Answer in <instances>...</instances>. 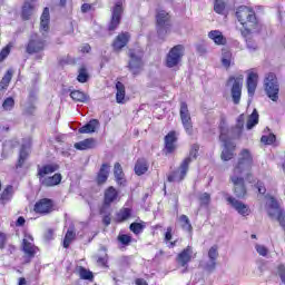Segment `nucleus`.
<instances>
[{
  "label": "nucleus",
  "instance_id": "8",
  "mask_svg": "<svg viewBox=\"0 0 285 285\" xmlns=\"http://www.w3.org/2000/svg\"><path fill=\"white\" fill-rule=\"evenodd\" d=\"M265 92L272 101H277L279 99V81H277V76L275 73H268L264 80Z\"/></svg>",
  "mask_w": 285,
  "mask_h": 285
},
{
  "label": "nucleus",
  "instance_id": "46",
  "mask_svg": "<svg viewBox=\"0 0 285 285\" xmlns=\"http://www.w3.org/2000/svg\"><path fill=\"white\" fill-rule=\"evenodd\" d=\"M118 242L122 244V246H130V243L132 242V236L128 234H120L118 235Z\"/></svg>",
  "mask_w": 285,
  "mask_h": 285
},
{
  "label": "nucleus",
  "instance_id": "55",
  "mask_svg": "<svg viewBox=\"0 0 285 285\" xmlns=\"http://www.w3.org/2000/svg\"><path fill=\"white\" fill-rule=\"evenodd\" d=\"M277 274H278V277H281L282 284L285 285V265L284 264L278 265Z\"/></svg>",
  "mask_w": 285,
  "mask_h": 285
},
{
  "label": "nucleus",
  "instance_id": "17",
  "mask_svg": "<svg viewBox=\"0 0 285 285\" xmlns=\"http://www.w3.org/2000/svg\"><path fill=\"white\" fill-rule=\"evenodd\" d=\"M225 199L238 215H242L243 217H248V215H250V207H248V205L228 195H225Z\"/></svg>",
  "mask_w": 285,
  "mask_h": 285
},
{
  "label": "nucleus",
  "instance_id": "2",
  "mask_svg": "<svg viewBox=\"0 0 285 285\" xmlns=\"http://www.w3.org/2000/svg\"><path fill=\"white\" fill-rule=\"evenodd\" d=\"M236 18L244 28L243 35L245 37L250 35L254 30H257V16L253 8L246 6L238 7L236 10Z\"/></svg>",
  "mask_w": 285,
  "mask_h": 285
},
{
  "label": "nucleus",
  "instance_id": "10",
  "mask_svg": "<svg viewBox=\"0 0 285 285\" xmlns=\"http://www.w3.org/2000/svg\"><path fill=\"white\" fill-rule=\"evenodd\" d=\"M124 14V1L119 0L111 8V19L109 22V30H117L121 23V16Z\"/></svg>",
  "mask_w": 285,
  "mask_h": 285
},
{
  "label": "nucleus",
  "instance_id": "30",
  "mask_svg": "<svg viewBox=\"0 0 285 285\" xmlns=\"http://www.w3.org/2000/svg\"><path fill=\"white\" fill-rule=\"evenodd\" d=\"M14 196V187L12 185H8L0 195V204L6 206L8 202L12 200V197Z\"/></svg>",
  "mask_w": 285,
  "mask_h": 285
},
{
  "label": "nucleus",
  "instance_id": "21",
  "mask_svg": "<svg viewBox=\"0 0 285 285\" xmlns=\"http://www.w3.org/2000/svg\"><path fill=\"white\" fill-rule=\"evenodd\" d=\"M61 174H55L53 176H42L39 178L40 186L45 188H52V186H59L61 184Z\"/></svg>",
  "mask_w": 285,
  "mask_h": 285
},
{
  "label": "nucleus",
  "instance_id": "60",
  "mask_svg": "<svg viewBox=\"0 0 285 285\" xmlns=\"http://www.w3.org/2000/svg\"><path fill=\"white\" fill-rule=\"evenodd\" d=\"M196 50H197L198 55H206V52H208V49L204 45H198L196 47Z\"/></svg>",
  "mask_w": 285,
  "mask_h": 285
},
{
  "label": "nucleus",
  "instance_id": "61",
  "mask_svg": "<svg viewBox=\"0 0 285 285\" xmlns=\"http://www.w3.org/2000/svg\"><path fill=\"white\" fill-rule=\"evenodd\" d=\"M6 234L0 232V248H6Z\"/></svg>",
  "mask_w": 285,
  "mask_h": 285
},
{
  "label": "nucleus",
  "instance_id": "35",
  "mask_svg": "<svg viewBox=\"0 0 285 285\" xmlns=\"http://www.w3.org/2000/svg\"><path fill=\"white\" fill-rule=\"evenodd\" d=\"M70 97L73 101H78L79 104H88V101H90V96L80 90L71 91Z\"/></svg>",
  "mask_w": 285,
  "mask_h": 285
},
{
  "label": "nucleus",
  "instance_id": "39",
  "mask_svg": "<svg viewBox=\"0 0 285 285\" xmlns=\"http://www.w3.org/2000/svg\"><path fill=\"white\" fill-rule=\"evenodd\" d=\"M32 14H35V4L26 2L22 7V19H24V21H28V19H30Z\"/></svg>",
  "mask_w": 285,
  "mask_h": 285
},
{
  "label": "nucleus",
  "instance_id": "40",
  "mask_svg": "<svg viewBox=\"0 0 285 285\" xmlns=\"http://www.w3.org/2000/svg\"><path fill=\"white\" fill-rule=\"evenodd\" d=\"M230 61H233V53L227 48L222 50V65L225 68H230Z\"/></svg>",
  "mask_w": 285,
  "mask_h": 285
},
{
  "label": "nucleus",
  "instance_id": "18",
  "mask_svg": "<svg viewBox=\"0 0 285 285\" xmlns=\"http://www.w3.org/2000/svg\"><path fill=\"white\" fill-rule=\"evenodd\" d=\"M246 117L244 116V114H242L238 118H237V122L235 127L228 128V125L225 121V128L228 129L227 135L230 138H239L242 137V130L244 129V121H245Z\"/></svg>",
  "mask_w": 285,
  "mask_h": 285
},
{
  "label": "nucleus",
  "instance_id": "43",
  "mask_svg": "<svg viewBox=\"0 0 285 285\" xmlns=\"http://www.w3.org/2000/svg\"><path fill=\"white\" fill-rule=\"evenodd\" d=\"M132 215V209L130 208H122L117 214V222H126L127 219H130V216Z\"/></svg>",
  "mask_w": 285,
  "mask_h": 285
},
{
  "label": "nucleus",
  "instance_id": "45",
  "mask_svg": "<svg viewBox=\"0 0 285 285\" xmlns=\"http://www.w3.org/2000/svg\"><path fill=\"white\" fill-rule=\"evenodd\" d=\"M78 273H79L80 279H92L95 277L92 275V272H90L81 266L78 267Z\"/></svg>",
  "mask_w": 285,
  "mask_h": 285
},
{
  "label": "nucleus",
  "instance_id": "58",
  "mask_svg": "<svg viewBox=\"0 0 285 285\" xmlns=\"http://www.w3.org/2000/svg\"><path fill=\"white\" fill-rule=\"evenodd\" d=\"M256 188H257V190H258V193H259L261 195H265V194H266V187H264V183L258 181V183L256 184Z\"/></svg>",
  "mask_w": 285,
  "mask_h": 285
},
{
  "label": "nucleus",
  "instance_id": "26",
  "mask_svg": "<svg viewBox=\"0 0 285 285\" xmlns=\"http://www.w3.org/2000/svg\"><path fill=\"white\" fill-rule=\"evenodd\" d=\"M110 176V164L105 163L101 165L96 181L99 186H101L102 184H106V181H108V177Z\"/></svg>",
  "mask_w": 285,
  "mask_h": 285
},
{
  "label": "nucleus",
  "instance_id": "52",
  "mask_svg": "<svg viewBox=\"0 0 285 285\" xmlns=\"http://www.w3.org/2000/svg\"><path fill=\"white\" fill-rule=\"evenodd\" d=\"M12 50V45H7L1 51H0V61H3L8 58V55H10V51Z\"/></svg>",
  "mask_w": 285,
  "mask_h": 285
},
{
  "label": "nucleus",
  "instance_id": "51",
  "mask_svg": "<svg viewBox=\"0 0 285 285\" xmlns=\"http://www.w3.org/2000/svg\"><path fill=\"white\" fill-rule=\"evenodd\" d=\"M199 153V145H193L191 149L189 151V156L186 157V159H190V164L193 163V159H197V154Z\"/></svg>",
  "mask_w": 285,
  "mask_h": 285
},
{
  "label": "nucleus",
  "instance_id": "37",
  "mask_svg": "<svg viewBox=\"0 0 285 285\" xmlns=\"http://www.w3.org/2000/svg\"><path fill=\"white\" fill-rule=\"evenodd\" d=\"M269 210H268V215L269 217H277V215H279V212H284L283 209H279V203H277V199H275L274 197L269 198Z\"/></svg>",
  "mask_w": 285,
  "mask_h": 285
},
{
  "label": "nucleus",
  "instance_id": "50",
  "mask_svg": "<svg viewBox=\"0 0 285 285\" xmlns=\"http://www.w3.org/2000/svg\"><path fill=\"white\" fill-rule=\"evenodd\" d=\"M214 10L217 12V14H222V12L226 10V4L222 0H216L214 3Z\"/></svg>",
  "mask_w": 285,
  "mask_h": 285
},
{
  "label": "nucleus",
  "instance_id": "22",
  "mask_svg": "<svg viewBox=\"0 0 285 285\" xmlns=\"http://www.w3.org/2000/svg\"><path fill=\"white\" fill-rule=\"evenodd\" d=\"M180 119L187 135H193V119L190 118L188 108L180 109Z\"/></svg>",
  "mask_w": 285,
  "mask_h": 285
},
{
  "label": "nucleus",
  "instance_id": "59",
  "mask_svg": "<svg viewBox=\"0 0 285 285\" xmlns=\"http://www.w3.org/2000/svg\"><path fill=\"white\" fill-rule=\"evenodd\" d=\"M173 239V227H167V232L165 233V242H170Z\"/></svg>",
  "mask_w": 285,
  "mask_h": 285
},
{
  "label": "nucleus",
  "instance_id": "54",
  "mask_svg": "<svg viewBox=\"0 0 285 285\" xmlns=\"http://www.w3.org/2000/svg\"><path fill=\"white\" fill-rule=\"evenodd\" d=\"M255 248L262 257H266V255H268V248L266 246L256 244Z\"/></svg>",
  "mask_w": 285,
  "mask_h": 285
},
{
  "label": "nucleus",
  "instance_id": "9",
  "mask_svg": "<svg viewBox=\"0 0 285 285\" xmlns=\"http://www.w3.org/2000/svg\"><path fill=\"white\" fill-rule=\"evenodd\" d=\"M185 51L186 49L184 48V45H177L173 47L166 56L165 65L167 68H177V66L181 63Z\"/></svg>",
  "mask_w": 285,
  "mask_h": 285
},
{
  "label": "nucleus",
  "instance_id": "20",
  "mask_svg": "<svg viewBox=\"0 0 285 285\" xmlns=\"http://www.w3.org/2000/svg\"><path fill=\"white\" fill-rule=\"evenodd\" d=\"M128 41H130V33L128 32L119 33L112 42V48L115 52H121V49L128 46Z\"/></svg>",
  "mask_w": 285,
  "mask_h": 285
},
{
  "label": "nucleus",
  "instance_id": "36",
  "mask_svg": "<svg viewBox=\"0 0 285 285\" xmlns=\"http://www.w3.org/2000/svg\"><path fill=\"white\" fill-rule=\"evenodd\" d=\"M135 173L138 176L146 175L148 173V161L144 158L138 159L135 165Z\"/></svg>",
  "mask_w": 285,
  "mask_h": 285
},
{
  "label": "nucleus",
  "instance_id": "24",
  "mask_svg": "<svg viewBox=\"0 0 285 285\" xmlns=\"http://www.w3.org/2000/svg\"><path fill=\"white\" fill-rule=\"evenodd\" d=\"M259 79V76L255 71H249L246 80V86H247V92L249 97L255 96V91L257 90V81Z\"/></svg>",
  "mask_w": 285,
  "mask_h": 285
},
{
  "label": "nucleus",
  "instance_id": "57",
  "mask_svg": "<svg viewBox=\"0 0 285 285\" xmlns=\"http://www.w3.org/2000/svg\"><path fill=\"white\" fill-rule=\"evenodd\" d=\"M13 106H14L13 98H7L2 104V108H12Z\"/></svg>",
  "mask_w": 285,
  "mask_h": 285
},
{
  "label": "nucleus",
  "instance_id": "44",
  "mask_svg": "<svg viewBox=\"0 0 285 285\" xmlns=\"http://www.w3.org/2000/svg\"><path fill=\"white\" fill-rule=\"evenodd\" d=\"M10 81H12V70H8L4 77L2 78L0 82L1 90H6V88L10 86Z\"/></svg>",
  "mask_w": 285,
  "mask_h": 285
},
{
  "label": "nucleus",
  "instance_id": "6",
  "mask_svg": "<svg viewBox=\"0 0 285 285\" xmlns=\"http://www.w3.org/2000/svg\"><path fill=\"white\" fill-rule=\"evenodd\" d=\"M21 250L23 253V256L21 258L22 264H30V262L35 259V255H37V252L39 250V248L35 246V238H32V235L24 234L21 244Z\"/></svg>",
  "mask_w": 285,
  "mask_h": 285
},
{
  "label": "nucleus",
  "instance_id": "12",
  "mask_svg": "<svg viewBox=\"0 0 285 285\" xmlns=\"http://www.w3.org/2000/svg\"><path fill=\"white\" fill-rule=\"evenodd\" d=\"M195 257H197V253L193 250V246H187L177 255L176 257L177 264H179V266H183V268H185L183 273H186V271H188V263L195 259Z\"/></svg>",
  "mask_w": 285,
  "mask_h": 285
},
{
  "label": "nucleus",
  "instance_id": "29",
  "mask_svg": "<svg viewBox=\"0 0 285 285\" xmlns=\"http://www.w3.org/2000/svg\"><path fill=\"white\" fill-rule=\"evenodd\" d=\"M95 146H97V140H95V138H87L73 145L76 150H90L95 148Z\"/></svg>",
  "mask_w": 285,
  "mask_h": 285
},
{
  "label": "nucleus",
  "instance_id": "32",
  "mask_svg": "<svg viewBox=\"0 0 285 285\" xmlns=\"http://www.w3.org/2000/svg\"><path fill=\"white\" fill-rule=\"evenodd\" d=\"M50 9L45 8L40 18V30L48 32L50 30Z\"/></svg>",
  "mask_w": 285,
  "mask_h": 285
},
{
  "label": "nucleus",
  "instance_id": "14",
  "mask_svg": "<svg viewBox=\"0 0 285 285\" xmlns=\"http://www.w3.org/2000/svg\"><path fill=\"white\" fill-rule=\"evenodd\" d=\"M190 166V158H185L183 163L180 164V167L178 170L173 171L168 175L167 180L173 181H184L186 178V175H188V167Z\"/></svg>",
  "mask_w": 285,
  "mask_h": 285
},
{
  "label": "nucleus",
  "instance_id": "48",
  "mask_svg": "<svg viewBox=\"0 0 285 285\" xmlns=\"http://www.w3.org/2000/svg\"><path fill=\"white\" fill-rule=\"evenodd\" d=\"M78 72V81L80 83H86V81H88V71L86 70V68L81 67Z\"/></svg>",
  "mask_w": 285,
  "mask_h": 285
},
{
  "label": "nucleus",
  "instance_id": "53",
  "mask_svg": "<svg viewBox=\"0 0 285 285\" xmlns=\"http://www.w3.org/2000/svg\"><path fill=\"white\" fill-rule=\"evenodd\" d=\"M200 206H208L210 204V194L203 193L199 196Z\"/></svg>",
  "mask_w": 285,
  "mask_h": 285
},
{
  "label": "nucleus",
  "instance_id": "34",
  "mask_svg": "<svg viewBox=\"0 0 285 285\" xmlns=\"http://www.w3.org/2000/svg\"><path fill=\"white\" fill-rule=\"evenodd\" d=\"M98 126H99V120L92 119L88 124L79 128L78 132H80V135H88L90 132H95Z\"/></svg>",
  "mask_w": 285,
  "mask_h": 285
},
{
  "label": "nucleus",
  "instance_id": "15",
  "mask_svg": "<svg viewBox=\"0 0 285 285\" xmlns=\"http://www.w3.org/2000/svg\"><path fill=\"white\" fill-rule=\"evenodd\" d=\"M219 257V252L217 250V245H214L208 250V262L200 263L202 268L207 271V273L215 272L217 268V258Z\"/></svg>",
  "mask_w": 285,
  "mask_h": 285
},
{
  "label": "nucleus",
  "instance_id": "42",
  "mask_svg": "<svg viewBox=\"0 0 285 285\" xmlns=\"http://www.w3.org/2000/svg\"><path fill=\"white\" fill-rule=\"evenodd\" d=\"M116 99L118 104H121V101H124L125 97H126V87L124 86V83L121 82H117L116 83Z\"/></svg>",
  "mask_w": 285,
  "mask_h": 285
},
{
  "label": "nucleus",
  "instance_id": "19",
  "mask_svg": "<svg viewBox=\"0 0 285 285\" xmlns=\"http://www.w3.org/2000/svg\"><path fill=\"white\" fill-rule=\"evenodd\" d=\"M246 117L244 116V114H242L238 118H237V122L235 127L228 128V125L225 121V128L228 129L227 135L230 138H239L242 137V130L244 129V121H245Z\"/></svg>",
  "mask_w": 285,
  "mask_h": 285
},
{
  "label": "nucleus",
  "instance_id": "11",
  "mask_svg": "<svg viewBox=\"0 0 285 285\" xmlns=\"http://www.w3.org/2000/svg\"><path fill=\"white\" fill-rule=\"evenodd\" d=\"M119 200V191L114 187L110 186L105 190L104 196V205L100 208V215H104L106 210H110V206Z\"/></svg>",
  "mask_w": 285,
  "mask_h": 285
},
{
  "label": "nucleus",
  "instance_id": "28",
  "mask_svg": "<svg viewBox=\"0 0 285 285\" xmlns=\"http://www.w3.org/2000/svg\"><path fill=\"white\" fill-rule=\"evenodd\" d=\"M208 38L214 41L216 46H226V37L219 30H212L208 32Z\"/></svg>",
  "mask_w": 285,
  "mask_h": 285
},
{
  "label": "nucleus",
  "instance_id": "1",
  "mask_svg": "<svg viewBox=\"0 0 285 285\" xmlns=\"http://www.w3.org/2000/svg\"><path fill=\"white\" fill-rule=\"evenodd\" d=\"M253 168V155L250 150L243 149L239 153L238 161L234 166V173L230 176V181L234 184V193L239 199L246 197V185L244 184V177L242 175L250 176V169Z\"/></svg>",
  "mask_w": 285,
  "mask_h": 285
},
{
  "label": "nucleus",
  "instance_id": "25",
  "mask_svg": "<svg viewBox=\"0 0 285 285\" xmlns=\"http://www.w3.org/2000/svg\"><path fill=\"white\" fill-rule=\"evenodd\" d=\"M177 134L175 131H170L165 136V153L170 155V153H175V148H177Z\"/></svg>",
  "mask_w": 285,
  "mask_h": 285
},
{
  "label": "nucleus",
  "instance_id": "33",
  "mask_svg": "<svg viewBox=\"0 0 285 285\" xmlns=\"http://www.w3.org/2000/svg\"><path fill=\"white\" fill-rule=\"evenodd\" d=\"M77 237V233L75 232V225H70L67 229L65 239H63V248H70V244L75 242Z\"/></svg>",
  "mask_w": 285,
  "mask_h": 285
},
{
  "label": "nucleus",
  "instance_id": "56",
  "mask_svg": "<svg viewBox=\"0 0 285 285\" xmlns=\"http://www.w3.org/2000/svg\"><path fill=\"white\" fill-rule=\"evenodd\" d=\"M101 215H104L102 224H105V226H110V222H112V219L110 218V209H106V213Z\"/></svg>",
  "mask_w": 285,
  "mask_h": 285
},
{
  "label": "nucleus",
  "instance_id": "62",
  "mask_svg": "<svg viewBox=\"0 0 285 285\" xmlns=\"http://www.w3.org/2000/svg\"><path fill=\"white\" fill-rule=\"evenodd\" d=\"M23 224H26V218H23V216H20L16 222V226H23Z\"/></svg>",
  "mask_w": 285,
  "mask_h": 285
},
{
  "label": "nucleus",
  "instance_id": "31",
  "mask_svg": "<svg viewBox=\"0 0 285 285\" xmlns=\"http://www.w3.org/2000/svg\"><path fill=\"white\" fill-rule=\"evenodd\" d=\"M114 176L118 184V186H126V177L124 175V168H121V164L116 163L114 166Z\"/></svg>",
  "mask_w": 285,
  "mask_h": 285
},
{
  "label": "nucleus",
  "instance_id": "49",
  "mask_svg": "<svg viewBox=\"0 0 285 285\" xmlns=\"http://www.w3.org/2000/svg\"><path fill=\"white\" fill-rule=\"evenodd\" d=\"M276 137L274 134H269L268 136H262L261 141L262 144H265L266 146H271L272 144H275Z\"/></svg>",
  "mask_w": 285,
  "mask_h": 285
},
{
  "label": "nucleus",
  "instance_id": "64",
  "mask_svg": "<svg viewBox=\"0 0 285 285\" xmlns=\"http://www.w3.org/2000/svg\"><path fill=\"white\" fill-rule=\"evenodd\" d=\"M90 8H91L90 4L85 3V4L81 6V11H82V12H88V11L90 10Z\"/></svg>",
  "mask_w": 285,
  "mask_h": 285
},
{
  "label": "nucleus",
  "instance_id": "41",
  "mask_svg": "<svg viewBox=\"0 0 285 285\" xmlns=\"http://www.w3.org/2000/svg\"><path fill=\"white\" fill-rule=\"evenodd\" d=\"M179 222L183 230H185L186 233H193V225L190 224V218H188V216L184 214L180 215Z\"/></svg>",
  "mask_w": 285,
  "mask_h": 285
},
{
  "label": "nucleus",
  "instance_id": "7",
  "mask_svg": "<svg viewBox=\"0 0 285 285\" xmlns=\"http://www.w3.org/2000/svg\"><path fill=\"white\" fill-rule=\"evenodd\" d=\"M243 86H244V75L237 73L228 78L226 82V87L229 88L232 92V98L234 104H239V99H242Z\"/></svg>",
  "mask_w": 285,
  "mask_h": 285
},
{
  "label": "nucleus",
  "instance_id": "4",
  "mask_svg": "<svg viewBox=\"0 0 285 285\" xmlns=\"http://www.w3.org/2000/svg\"><path fill=\"white\" fill-rule=\"evenodd\" d=\"M43 50H46V38L35 33L30 37L29 42L26 46L28 55H37L36 59H43Z\"/></svg>",
  "mask_w": 285,
  "mask_h": 285
},
{
  "label": "nucleus",
  "instance_id": "3",
  "mask_svg": "<svg viewBox=\"0 0 285 285\" xmlns=\"http://www.w3.org/2000/svg\"><path fill=\"white\" fill-rule=\"evenodd\" d=\"M220 135H219V140L224 144V149L222 151V159L223 161H230V159H233V157H235V148L236 145L235 142L232 141V139L235 138H230V136L227 135L228 129L226 128V120H222L220 121Z\"/></svg>",
  "mask_w": 285,
  "mask_h": 285
},
{
  "label": "nucleus",
  "instance_id": "27",
  "mask_svg": "<svg viewBox=\"0 0 285 285\" xmlns=\"http://www.w3.org/2000/svg\"><path fill=\"white\" fill-rule=\"evenodd\" d=\"M59 170V165L57 164H49L45 166H38V174L37 177L40 179L41 177H46V175H52V173H57Z\"/></svg>",
  "mask_w": 285,
  "mask_h": 285
},
{
  "label": "nucleus",
  "instance_id": "16",
  "mask_svg": "<svg viewBox=\"0 0 285 285\" xmlns=\"http://www.w3.org/2000/svg\"><path fill=\"white\" fill-rule=\"evenodd\" d=\"M32 148V138L27 137L22 139L18 163L16 168H22L26 164V159L30 156V149Z\"/></svg>",
  "mask_w": 285,
  "mask_h": 285
},
{
  "label": "nucleus",
  "instance_id": "23",
  "mask_svg": "<svg viewBox=\"0 0 285 285\" xmlns=\"http://www.w3.org/2000/svg\"><path fill=\"white\" fill-rule=\"evenodd\" d=\"M33 210L40 215H48V213H52V200L48 198L40 199L36 203Z\"/></svg>",
  "mask_w": 285,
  "mask_h": 285
},
{
  "label": "nucleus",
  "instance_id": "13",
  "mask_svg": "<svg viewBox=\"0 0 285 285\" xmlns=\"http://www.w3.org/2000/svg\"><path fill=\"white\" fill-rule=\"evenodd\" d=\"M157 21V32L161 37L170 30V17L168 12L160 10L156 16Z\"/></svg>",
  "mask_w": 285,
  "mask_h": 285
},
{
  "label": "nucleus",
  "instance_id": "47",
  "mask_svg": "<svg viewBox=\"0 0 285 285\" xmlns=\"http://www.w3.org/2000/svg\"><path fill=\"white\" fill-rule=\"evenodd\" d=\"M129 229L134 235H139L144 230V225L141 223H131Z\"/></svg>",
  "mask_w": 285,
  "mask_h": 285
},
{
  "label": "nucleus",
  "instance_id": "5",
  "mask_svg": "<svg viewBox=\"0 0 285 285\" xmlns=\"http://www.w3.org/2000/svg\"><path fill=\"white\" fill-rule=\"evenodd\" d=\"M128 57V68L131 75H134V77L141 75V70H144V51L139 49H130Z\"/></svg>",
  "mask_w": 285,
  "mask_h": 285
},
{
  "label": "nucleus",
  "instance_id": "63",
  "mask_svg": "<svg viewBox=\"0 0 285 285\" xmlns=\"http://www.w3.org/2000/svg\"><path fill=\"white\" fill-rule=\"evenodd\" d=\"M136 285H148V282H146V279H144V278H137Z\"/></svg>",
  "mask_w": 285,
  "mask_h": 285
},
{
  "label": "nucleus",
  "instance_id": "38",
  "mask_svg": "<svg viewBox=\"0 0 285 285\" xmlns=\"http://www.w3.org/2000/svg\"><path fill=\"white\" fill-rule=\"evenodd\" d=\"M257 124H259V114L257 112V109H254L252 115L247 119V130H253V128H255Z\"/></svg>",
  "mask_w": 285,
  "mask_h": 285
}]
</instances>
